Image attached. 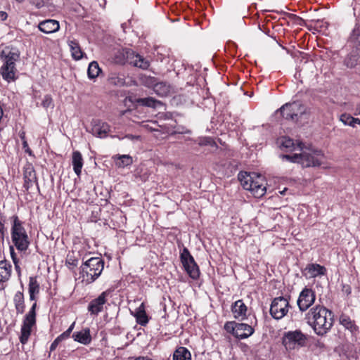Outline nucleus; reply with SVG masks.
Returning <instances> with one entry per match:
<instances>
[{"mask_svg": "<svg viewBox=\"0 0 360 360\" xmlns=\"http://www.w3.org/2000/svg\"><path fill=\"white\" fill-rule=\"evenodd\" d=\"M305 319L316 335L323 336L333 326V314L323 306L316 305L305 314Z\"/></svg>", "mask_w": 360, "mask_h": 360, "instance_id": "nucleus-1", "label": "nucleus"}, {"mask_svg": "<svg viewBox=\"0 0 360 360\" xmlns=\"http://www.w3.org/2000/svg\"><path fill=\"white\" fill-rule=\"evenodd\" d=\"M238 178L243 188L251 191L256 198H260L265 194V181L262 175L240 172Z\"/></svg>", "mask_w": 360, "mask_h": 360, "instance_id": "nucleus-2", "label": "nucleus"}, {"mask_svg": "<svg viewBox=\"0 0 360 360\" xmlns=\"http://www.w3.org/2000/svg\"><path fill=\"white\" fill-rule=\"evenodd\" d=\"M238 178L243 188L251 191L256 198H260L265 194V181L262 175L240 172Z\"/></svg>", "mask_w": 360, "mask_h": 360, "instance_id": "nucleus-3", "label": "nucleus"}, {"mask_svg": "<svg viewBox=\"0 0 360 360\" xmlns=\"http://www.w3.org/2000/svg\"><path fill=\"white\" fill-rule=\"evenodd\" d=\"M323 154L319 150H308L294 155H283L282 158L292 162H297L303 167H318L322 163Z\"/></svg>", "mask_w": 360, "mask_h": 360, "instance_id": "nucleus-4", "label": "nucleus"}, {"mask_svg": "<svg viewBox=\"0 0 360 360\" xmlns=\"http://www.w3.org/2000/svg\"><path fill=\"white\" fill-rule=\"evenodd\" d=\"M80 274L86 283H91L101 274L104 268V261L99 257H91L81 266Z\"/></svg>", "mask_w": 360, "mask_h": 360, "instance_id": "nucleus-5", "label": "nucleus"}, {"mask_svg": "<svg viewBox=\"0 0 360 360\" xmlns=\"http://www.w3.org/2000/svg\"><path fill=\"white\" fill-rule=\"evenodd\" d=\"M12 240L18 250L25 251L28 248L30 243L27 235L17 217L12 227Z\"/></svg>", "mask_w": 360, "mask_h": 360, "instance_id": "nucleus-6", "label": "nucleus"}, {"mask_svg": "<svg viewBox=\"0 0 360 360\" xmlns=\"http://www.w3.org/2000/svg\"><path fill=\"white\" fill-rule=\"evenodd\" d=\"M19 58V53L10 51L4 59V64L0 69V73L4 79L11 82L15 79V61Z\"/></svg>", "mask_w": 360, "mask_h": 360, "instance_id": "nucleus-7", "label": "nucleus"}, {"mask_svg": "<svg viewBox=\"0 0 360 360\" xmlns=\"http://www.w3.org/2000/svg\"><path fill=\"white\" fill-rule=\"evenodd\" d=\"M307 340V335L300 330L288 331L283 338V344L287 350H294L305 345Z\"/></svg>", "mask_w": 360, "mask_h": 360, "instance_id": "nucleus-8", "label": "nucleus"}, {"mask_svg": "<svg viewBox=\"0 0 360 360\" xmlns=\"http://www.w3.org/2000/svg\"><path fill=\"white\" fill-rule=\"evenodd\" d=\"M36 307L37 303L34 302L23 320L20 336V341L23 345L26 344L28 341L32 332V328L36 323Z\"/></svg>", "mask_w": 360, "mask_h": 360, "instance_id": "nucleus-9", "label": "nucleus"}, {"mask_svg": "<svg viewBox=\"0 0 360 360\" xmlns=\"http://www.w3.org/2000/svg\"><path fill=\"white\" fill-rule=\"evenodd\" d=\"M180 257L183 266L189 276L193 279L198 278L200 276L199 268L187 248H184Z\"/></svg>", "mask_w": 360, "mask_h": 360, "instance_id": "nucleus-10", "label": "nucleus"}, {"mask_svg": "<svg viewBox=\"0 0 360 360\" xmlns=\"http://www.w3.org/2000/svg\"><path fill=\"white\" fill-rule=\"evenodd\" d=\"M283 117L286 120H296L305 112L304 106L300 102L288 103L279 109Z\"/></svg>", "mask_w": 360, "mask_h": 360, "instance_id": "nucleus-11", "label": "nucleus"}, {"mask_svg": "<svg viewBox=\"0 0 360 360\" xmlns=\"http://www.w3.org/2000/svg\"><path fill=\"white\" fill-rule=\"evenodd\" d=\"M289 307V302L286 298L276 297L271 302L270 314L275 319H281L287 314Z\"/></svg>", "mask_w": 360, "mask_h": 360, "instance_id": "nucleus-12", "label": "nucleus"}, {"mask_svg": "<svg viewBox=\"0 0 360 360\" xmlns=\"http://www.w3.org/2000/svg\"><path fill=\"white\" fill-rule=\"evenodd\" d=\"M315 301V293L309 288H304L298 297L297 304L300 311L302 312L307 311Z\"/></svg>", "mask_w": 360, "mask_h": 360, "instance_id": "nucleus-13", "label": "nucleus"}, {"mask_svg": "<svg viewBox=\"0 0 360 360\" xmlns=\"http://www.w3.org/2000/svg\"><path fill=\"white\" fill-rule=\"evenodd\" d=\"M125 56L127 61L134 67H137L143 70H146L150 65L148 60L131 50L126 51L125 54H124V56Z\"/></svg>", "mask_w": 360, "mask_h": 360, "instance_id": "nucleus-14", "label": "nucleus"}, {"mask_svg": "<svg viewBox=\"0 0 360 360\" xmlns=\"http://www.w3.org/2000/svg\"><path fill=\"white\" fill-rule=\"evenodd\" d=\"M254 333V328L246 323H237L232 327L233 335L238 339H245Z\"/></svg>", "mask_w": 360, "mask_h": 360, "instance_id": "nucleus-15", "label": "nucleus"}, {"mask_svg": "<svg viewBox=\"0 0 360 360\" xmlns=\"http://www.w3.org/2000/svg\"><path fill=\"white\" fill-rule=\"evenodd\" d=\"M106 292H103L97 298L93 300L88 306V311L94 315H97L103 309V305L106 302Z\"/></svg>", "mask_w": 360, "mask_h": 360, "instance_id": "nucleus-16", "label": "nucleus"}, {"mask_svg": "<svg viewBox=\"0 0 360 360\" xmlns=\"http://www.w3.org/2000/svg\"><path fill=\"white\" fill-rule=\"evenodd\" d=\"M91 134L98 138H105L110 131V126L106 122H95L91 127Z\"/></svg>", "mask_w": 360, "mask_h": 360, "instance_id": "nucleus-17", "label": "nucleus"}, {"mask_svg": "<svg viewBox=\"0 0 360 360\" xmlns=\"http://www.w3.org/2000/svg\"><path fill=\"white\" fill-rule=\"evenodd\" d=\"M24 187L26 190H29L37 184V176L34 167L32 165H28L25 168L24 171Z\"/></svg>", "mask_w": 360, "mask_h": 360, "instance_id": "nucleus-18", "label": "nucleus"}, {"mask_svg": "<svg viewBox=\"0 0 360 360\" xmlns=\"http://www.w3.org/2000/svg\"><path fill=\"white\" fill-rule=\"evenodd\" d=\"M38 27L40 31L46 34H51L57 32L60 28V25L58 21L49 19L39 22Z\"/></svg>", "mask_w": 360, "mask_h": 360, "instance_id": "nucleus-19", "label": "nucleus"}, {"mask_svg": "<svg viewBox=\"0 0 360 360\" xmlns=\"http://www.w3.org/2000/svg\"><path fill=\"white\" fill-rule=\"evenodd\" d=\"M231 311L236 319H244L246 316L247 307L242 300H238L232 305Z\"/></svg>", "mask_w": 360, "mask_h": 360, "instance_id": "nucleus-20", "label": "nucleus"}, {"mask_svg": "<svg viewBox=\"0 0 360 360\" xmlns=\"http://www.w3.org/2000/svg\"><path fill=\"white\" fill-rule=\"evenodd\" d=\"M72 338L75 341L83 345H88L91 341L90 330L88 328H86L81 331L74 333Z\"/></svg>", "mask_w": 360, "mask_h": 360, "instance_id": "nucleus-21", "label": "nucleus"}, {"mask_svg": "<svg viewBox=\"0 0 360 360\" xmlns=\"http://www.w3.org/2000/svg\"><path fill=\"white\" fill-rule=\"evenodd\" d=\"M72 164L75 173L79 176L84 164L82 155L79 151H74L72 156Z\"/></svg>", "mask_w": 360, "mask_h": 360, "instance_id": "nucleus-22", "label": "nucleus"}, {"mask_svg": "<svg viewBox=\"0 0 360 360\" xmlns=\"http://www.w3.org/2000/svg\"><path fill=\"white\" fill-rule=\"evenodd\" d=\"M11 274V265L6 261H0V282H5L9 279Z\"/></svg>", "mask_w": 360, "mask_h": 360, "instance_id": "nucleus-23", "label": "nucleus"}, {"mask_svg": "<svg viewBox=\"0 0 360 360\" xmlns=\"http://www.w3.org/2000/svg\"><path fill=\"white\" fill-rule=\"evenodd\" d=\"M305 271L310 277H316L319 275H323L326 269L319 264H311L306 267Z\"/></svg>", "mask_w": 360, "mask_h": 360, "instance_id": "nucleus-24", "label": "nucleus"}, {"mask_svg": "<svg viewBox=\"0 0 360 360\" xmlns=\"http://www.w3.org/2000/svg\"><path fill=\"white\" fill-rule=\"evenodd\" d=\"M70 48L72 56L75 60H80L83 57V52L79 46V43L75 40L68 41Z\"/></svg>", "mask_w": 360, "mask_h": 360, "instance_id": "nucleus-25", "label": "nucleus"}, {"mask_svg": "<svg viewBox=\"0 0 360 360\" xmlns=\"http://www.w3.org/2000/svg\"><path fill=\"white\" fill-rule=\"evenodd\" d=\"M39 283L37 281L36 277H30L29 279V294L30 299L31 300H35V294H38L39 292Z\"/></svg>", "mask_w": 360, "mask_h": 360, "instance_id": "nucleus-26", "label": "nucleus"}, {"mask_svg": "<svg viewBox=\"0 0 360 360\" xmlns=\"http://www.w3.org/2000/svg\"><path fill=\"white\" fill-rule=\"evenodd\" d=\"M173 360H191V352L186 347H180L174 352Z\"/></svg>", "mask_w": 360, "mask_h": 360, "instance_id": "nucleus-27", "label": "nucleus"}, {"mask_svg": "<svg viewBox=\"0 0 360 360\" xmlns=\"http://www.w3.org/2000/svg\"><path fill=\"white\" fill-rule=\"evenodd\" d=\"M135 316L136 321L142 326H145L148 322L143 303L136 309Z\"/></svg>", "mask_w": 360, "mask_h": 360, "instance_id": "nucleus-28", "label": "nucleus"}, {"mask_svg": "<svg viewBox=\"0 0 360 360\" xmlns=\"http://www.w3.org/2000/svg\"><path fill=\"white\" fill-rule=\"evenodd\" d=\"M13 301L18 314H22L25 311L24 295L21 292H17Z\"/></svg>", "mask_w": 360, "mask_h": 360, "instance_id": "nucleus-29", "label": "nucleus"}, {"mask_svg": "<svg viewBox=\"0 0 360 360\" xmlns=\"http://www.w3.org/2000/svg\"><path fill=\"white\" fill-rule=\"evenodd\" d=\"M101 72V69L99 68L98 63L96 61H92L89 65L87 74L91 79H96Z\"/></svg>", "mask_w": 360, "mask_h": 360, "instance_id": "nucleus-30", "label": "nucleus"}, {"mask_svg": "<svg viewBox=\"0 0 360 360\" xmlns=\"http://www.w3.org/2000/svg\"><path fill=\"white\" fill-rule=\"evenodd\" d=\"M108 82L113 85L122 86L125 84V79L123 75L112 72L108 77Z\"/></svg>", "mask_w": 360, "mask_h": 360, "instance_id": "nucleus-31", "label": "nucleus"}, {"mask_svg": "<svg viewBox=\"0 0 360 360\" xmlns=\"http://www.w3.org/2000/svg\"><path fill=\"white\" fill-rule=\"evenodd\" d=\"M154 91L160 96H166L170 91V87L165 82H159L153 86Z\"/></svg>", "mask_w": 360, "mask_h": 360, "instance_id": "nucleus-32", "label": "nucleus"}, {"mask_svg": "<svg viewBox=\"0 0 360 360\" xmlns=\"http://www.w3.org/2000/svg\"><path fill=\"white\" fill-rule=\"evenodd\" d=\"M340 322L345 328L349 330L352 333L356 331L358 329L354 321L351 320L349 316L345 315L341 316Z\"/></svg>", "mask_w": 360, "mask_h": 360, "instance_id": "nucleus-33", "label": "nucleus"}, {"mask_svg": "<svg viewBox=\"0 0 360 360\" xmlns=\"http://www.w3.org/2000/svg\"><path fill=\"white\" fill-rule=\"evenodd\" d=\"M117 156L119 161L116 163V165L119 167L129 166L133 162L132 158L129 155H119Z\"/></svg>", "mask_w": 360, "mask_h": 360, "instance_id": "nucleus-34", "label": "nucleus"}, {"mask_svg": "<svg viewBox=\"0 0 360 360\" xmlns=\"http://www.w3.org/2000/svg\"><path fill=\"white\" fill-rule=\"evenodd\" d=\"M137 103L141 105L151 107V108H155L157 106V104H160V101H158L151 97L139 98L137 100Z\"/></svg>", "mask_w": 360, "mask_h": 360, "instance_id": "nucleus-35", "label": "nucleus"}, {"mask_svg": "<svg viewBox=\"0 0 360 360\" xmlns=\"http://www.w3.org/2000/svg\"><path fill=\"white\" fill-rule=\"evenodd\" d=\"M358 56L356 53H350L345 59V65L349 68L355 67L357 64Z\"/></svg>", "mask_w": 360, "mask_h": 360, "instance_id": "nucleus-36", "label": "nucleus"}, {"mask_svg": "<svg viewBox=\"0 0 360 360\" xmlns=\"http://www.w3.org/2000/svg\"><path fill=\"white\" fill-rule=\"evenodd\" d=\"M281 145L284 148H289L290 150H296V147L295 146L293 140L289 138H284L283 140L282 141ZM297 148H299L300 150H302V143H299L297 146Z\"/></svg>", "mask_w": 360, "mask_h": 360, "instance_id": "nucleus-37", "label": "nucleus"}, {"mask_svg": "<svg viewBox=\"0 0 360 360\" xmlns=\"http://www.w3.org/2000/svg\"><path fill=\"white\" fill-rule=\"evenodd\" d=\"M198 144L200 146H210L212 147H217L216 143L213 141L212 139L209 137L200 139Z\"/></svg>", "mask_w": 360, "mask_h": 360, "instance_id": "nucleus-38", "label": "nucleus"}, {"mask_svg": "<svg viewBox=\"0 0 360 360\" xmlns=\"http://www.w3.org/2000/svg\"><path fill=\"white\" fill-rule=\"evenodd\" d=\"M352 116H351L349 114H347V113H344L342 115H341L340 117V120L345 124V125H349V126H351V125H353V124H352Z\"/></svg>", "mask_w": 360, "mask_h": 360, "instance_id": "nucleus-39", "label": "nucleus"}, {"mask_svg": "<svg viewBox=\"0 0 360 360\" xmlns=\"http://www.w3.org/2000/svg\"><path fill=\"white\" fill-rule=\"evenodd\" d=\"M41 105L45 108H48L51 107V105H53V100H52L51 96L50 95L44 96V97L42 100Z\"/></svg>", "mask_w": 360, "mask_h": 360, "instance_id": "nucleus-40", "label": "nucleus"}, {"mask_svg": "<svg viewBox=\"0 0 360 360\" xmlns=\"http://www.w3.org/2000/svg\"><path fill=\"white\" fill-rule=\"evenodd\" d=\"M74 326H75V323H72L70 325V326L68 328V330H66L64 333H63L61 335L58 336L60 339L61 341L68 338L70 335V334L74 328Z\"/></svg>", "mask_w": 360, "mask_h": 360, "instance_id": "nucleus-41", "label": "nucleus"}, {"mask_svg": "<svg viewBox=\"0 0 360 360\" xmlns=\"http://www.w3.org/2000/svg\"><path fill=\"white\" fill-rule=\"evenodd\" d=\"M78 262L77 259H75L71 256H68L66 260V264L69 266V268H74L77 266Z\"/></svg>", "mask_w": 360, "mask_h": 360, "instance_id": "nucleus-42", "label": "nucleus"}, {"mask_svg": "<svg viewBox=\"0 0 360 360\" xmlns=\"http://www.w3.org/2000/svg\"><path fill=\"white\" fill-rule=\"evenodd\" d=\"M61 342L60 339L57 337L54 341L51 343V346H50V350L51 352H53L54 351L56 347H58V344Z\"/></svg>", "mask_w": 360, "mask_h": 360, "instance_id": "nucleus-43", "label": "nucleus"}, {"mask_svg": "<svg viewBox=\"0 0 360 360\" xmlns=\"http://www.w3.org/2000/svg\"><path fill=\"white\" fill-rule=\"evenodd\" d=\"M30 4L35 6L37 8H40L44 6L43 0H30Z\"/></svg>", "mask_w": 360, "mask_h": 360, "instance_id": "nucleus-44", "label": "nucleus"}, {"mask_svg": "<svg viewBox=\"0 0 360 360\" xmlns=\"http://www.w3.org/2000/svg\"><path fill=\"white\" fill-rule=\"evenodd\" d=\"M236 323L235 322H230V323H226L225 324V329L227 330V331H231L232 332V327H234V324H236Z\"/></svg>", "mask_w": 360, "mask_h": 360, "instance_id": "nucleus-45", "label": "nucleus"}, {"mask_svg": "<svg viewBox=\"0 0 360 360\" xmlns=\"http://www.w3.org/2000/svg\"><path fill=\"white\" fill-rule=\"evenodd\" d=\"M4 225L0 221V238L4 240Z\"/></svg>", "mask_w": 360, "mask_h": 360, "instance_id": "nucleus-46", "label": "nucleus"}, {"mask_svg": "<svg viewBox=\"0 0 360 360\" xmlns=\"http://www.w3.org/2000/svg\"><path fill=\"white\" fill-rule=\"evenodd\" d=\"M8 18V14L6 12L0 11V21H4Z\"/></svg>", "mask_w": 360, "mask_h": 360, "instance_id": "nucleus-47", "label": "nucleus"}, {"mask_svg": "<svg viewBox=\"0 0 360 360\" xmlns=\"http://www.w3.org/2000/svg\"><path fill=\"white\" fill-rule=\"evenodd\" d=\"M125 138H127L128 139H130L131 141H134V140L139 139L140 136H134V135H132V134H127V135L125 136Z\"/></svg>", "mask_w": 360, "mask_h": 360, "instance_id": "nucleus-48", "label": "nucleus"}, {"mask_svg": "<svg viewBox=\"0 0 360 360\" xmlns=\"http://www.w3.org/2000/svg\"><path fill=\"white\" fill-rule=\"evenodd\" d=\"M23 148L25 149V152L31 153L30 149L28 148V144L25 140L23 141L22 143Z\"/></svg>", "mask_w": 360, "mask_h": 360, "instance_id": "nucleus-49", "label": "nucleus"}, {"mask_svg": "<svg viewBox=\"0 0 360 360\" xmlns=\"http://www.w3.org/2000/svg\"><path fill=\"white\" fill-rule=\"evenodd\" d=\"M352 124H353V125L351 126L353 127H355L356 124H360V120L359 118L352 117Z\"/></svg>", "mask_w": 360, "mask_h": 360, "instance_id": "nucleus-50", "label": "nucleus"}, {"mask_svg": "<svg viewBox=\"0 0 360 360\" xmlns=\"http://www.w3.org/2000/svg\"><path fill=\"white\" fill-rule=\"evenodd\" d=\"M11 256H12V258H13V262H14V263H15V268H16V269L20 271V268H19V266L17 265V262H16V261H15V258L14 257L13 249L12 248H11Z\"/></svg>", "mask_w": 360, "mask_h": 360, "instance_id": "nucleus-51", "label": "nucleus"}, {"mask_svg": "<svg viewBox=\"0 0 360 360\" xmlns=\"http://www.w3.org/2000/svg\"><path fill=\"white\" fill-rule=\"evenodd\" d=\"M134 360H151V359L147 356H139V357L135 358Z\"/></svg>", "mask_w": 360, "mask_h": 360, "instance_id": "nucleus-52", "label": "nucleus"}]
</instances>
